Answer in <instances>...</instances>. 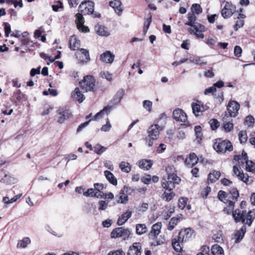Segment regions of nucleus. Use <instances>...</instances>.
Returning <instances> with one entry per match:
<instances>
[{
	"mask_svg": "<svg viewBox=\"0 0 255 255\" xmlns=\"http://www.w3.org/2000/svg\"><path fill=\"white\" fill-rule=\"evenodd\" d=\"M233 216L236 223L241 221L244 226L237 231L234 235V239L236 243H239L242 240L246 232V225L251 226L255 219V209L247 212L246 210L240 211L235 210L233 211Z\"/></svg>",
	"mask_w": 255,
	"mask_h": 255,
	"instance_id": "f257e3e1",
	"label": "nucleus"
},
{
	"mask_svg": "<svg viewBox=\"0 0 255 255\" xmlns=\"http://www.w3.org/2000/svg\"><path fill=\"white\" fill-rule=\"evenodd\" d=\"M94 3L92 1H85L82 2L79 6L78 13L76 15V22L78 29L83 32L89 31L87 26L84 25V19L82 15L92 14L94 11Z\"/></svg>",
	"mask_w": 255,
	"mask_h": 255,
	"instance_id": "f03ea898",
	"label": "nucleus"
},
{
	"mask_svg": "<svg viewBox=\"0 0 255 255\" xmlns=\"http://www.w3.org/2000/svg\"><path fill=\"white\" fill-rule=\"evenodd\" d=\"M187 18L188 21L185 23V24L192 27L188 29L189 32L195 35L197 38H203L204 35L202 32L206 30L205 26L196 22V16L193 13H188Z\"/></svg>",
	"mask_w": 255,
	"mask_h": 255,
	"instance_id": "7ed1b4c3",
	"label": "nucleus"
},
{
	"mask_svg": "<svg viewBox=\"0 0 255 255\" xmlns=\"http://www.w3.org/2000/svg\"><path fill=\"white\" fill-rule=\"evenodd\" d=\"M148 136L145 138L146 145L150 147L153 145V141L156 140L159 135V126L152 125L147 129Z\"/></svg>",
	"mask_w": 255,
	"mask_h": 255,
	"instance_id": "20e7f679",
	"label": "nucleus"
},
{
	"mask_svg": "<svg viewBox=\"0 0 255 255\" xmlns=\"http://www.w3.org/2000/svg\"><path fill=\"white\" fill-rule=\"evenodd\" d=\"M180 181V178L176 174H171L168 176L166 179H163L162 181V186L163 188L170 192L175 187L176 184H179Z\"/></svg>",
	"mask_w": 255,
	"mask_h": 255,
	"instance_id": "39448f33",
	"label": "nucleus"
},
{
	"mask_svg": "<svg viewBox=\"0 0 255 255\" xmlns=\"http://www.w3.org/2000/svg\"><path fill=\"white\" fill-rule=\"evenodd\" d=\"M131 231L128 229L119 227L114 229L111 233L112 238H122L124 240H128L131 235Z\"/></svg>",
	"mask_w": 255,
	"mask_h": 255,
	"instance_id": "423d86ee",
	"label": "nucleus"
},
{
	"mask_svg": "<svg viewBox=\"0 0 255 255\" xmlns=\"http://www.w3.org/2000/svg\"><path fill=\"white\" fill-rule=\"evenodd\" d=\"M79 84L84 91H93L95 86V80L92 76L87 75L79 82Z\"/></svg>",
	"mask_w": 255,
	"mask_h": 255,
	"instance_id": "0eeeda50",
	"label": "nucleus"
},
{
	"mask_svg": "<svg viewBox=\"0 0 255 255\" xmlns=\"http://www.w3.org/2000/svg\"><path fill=\"white\" fill-rule=\"evenodd\" d=\"M214 149L218 152H225L227 151H231L233 147L231 142L229 140L217 141L213 144Z\"/></svg>",
	"mask_w": 255,
	"mask_h": 255,
	"instance_id": "6e6552de",
	"label": "nucleus"
},
{
	"mask_svg": "<svg viewBox=\"0 0 255 255\" xmlns=\"http://www.w3.org/2000/svg\"><path fill=\"white\" fill-rule=\"evenodd\" d=\"M58 117L57 122L59 124L63 123L65 121L72 116V113L66 108H60L57 111Z\"/></svg>",
	"mask_w": 255,
	"mask_h": 255,
	"instance_id": "1a4fd4ad",
	"label": "nucleus"
},
{
	"mask_svg": "<svg viewBox=\"0 0 255 255\" xmlns=\"http://www.w3.org/2000/svg\"><path fill=\"white\" fill-rule=\"evenodd\" d=\"M236 11V6L231 3L226 2L221 11V14L225 18L231 17Z\"/></svg>",
	"mask_w": 255,
	"mask_h": 255,
	"instance_id": "9d476101",
	"label": "nucleus"
},
{
	"mask_svg": "<svg viewBox=\"0 0 255 255\" xmlns=\"http://www.w3.org/2000/svg\"><path fill=\"white\" fill-rule=\"evenodd\" d=\"M130 188L125 186L124 188L122 189L119 195L116 196L117 202L119 203L126 204L128 201V193Z\"/></svg>",
	"mask_w": 255,
	"mask_h": 255,
	"instance_id": "9b49d317",
	"label": "nucleus"
},
{
	"mask_svg": "<svg viewBox=\"0 0 255 255\" xmlns=\"http://www.w3.org/2000/svg\"><path fill=\"white\" fill-rule=\"evenodd\" d=\"M240 105L236 101H231L229 103L227 110L230 117H235L238 113Z\"/></svg>",
	"mask_w": 255,
	"mask_h": 255,
	"instance_id": "f8f14e48",
	"label": "nucleus"
},
{
	"mask_svg": "<svg viewBox=\"0 0 255 255\" xmlns=\"http://www.w3.org/2000/svg\"><path fill=\"white\" fill-rule=\"evenodd\" d=\"M173 118L180 122H185L187 120L186 114L183 110L180 109H175L173 112Z\"/></svg>",
	"mask_w": 255,
	"mask_h": 255,
	"instance_id": "ddd939ff",
	"label": "nucleus"
},
{
	"mask_svg": "<svg viewBox=\"0 0 255 255\" xmlns=\"http://www.w3.org/2000/svg\"><path fill=\"white\" fill-rule=\"evenodd\" d=\"M77 59L82 63H87L90 60L89 51L85 49H81L76 53Z\"/></svg>",
	"mask_w": 255,
	"mask_h": 255,
	"instance_id": "4468645a",
	"label": "nucleus"
},
{
	"mask_svg": "<svg viewBox=\"0 0 255 255\" xmlns=\"http://www.w3.org/2000/svg\"><path fill=\"white\" fill-rule=\"evenodd\" d=\"M218 197L220 200L223 202L224 203L228 204V207L229 210H233L234 208V202L232 201L229 200L227 199L226 193L223 191L220 190L218 192Z\"/></svg>",
	"mask_w": 255,
	"mask_h": 255,
	"instance_id": "2eb2a0df",
	"label": "nucleus"
},
{
	"mask_svg": "<svg viewBox=\"0 0 255 255\" xmlns=\"http://www.w3.org/2000/svg\"><path fill=\"white\" fill-rule=\"evenodd\" d=\"M193 233V231L190 228L181 230L179 233V240H181V243L186 242L192 237Z\"/></svg>",
	"mask_w": 255,
	"mask_h": 255,
	"instance_id": "dca6fc26",
	"label": "nucleus"
},
{
	"mask_svg": "<svg viewBox=\"0 0 255 255\" xmlns=\"http://www.w3.org/2000/svg\"><path fill=\"white\" fill-rule=\"evenodd\" d=\"M141 246L139 243H134L129 248L128 255H141Z\"/></svg>",
	"mask_w": 255,
	"mask_h": 255,
	"instance_id": "f3484780",
	"label": "nucleus"
},
{
	"mask_svg": "<svg viewBox=\"0 0 255 255\" xmlns=\"http://www.w3.org/2000/svg\"><path fill=\"white\" fill-rule=\"evenodd\" d=\"M233 171L234 174L236 175L241 180L247 184H251L252 180H250L248 175H245L243 172H242L236 166L233 167Z\"/></svg>",
	"mask_w": 255,
	"mask_h": 255,
	"instance_id": "a211bd4d",
	"label": "nucleus"
},
{
	"mask_svg": "<svg viewBox=\"0 0 255 255\" xmlns=\"http://www.w3.org/2000/svg\"><path fill=\"white\" fill-rule=\"evenodd\" d=\"M115 58V55L110 51H107L100 55V60L104 63L111 64Z\"/></svg>",
	"mask_w": 255,
	"mask_h": 255,
	"instance_id": "6ab92c4d",
	"label": "nucleus"
},
{
	"mask_svg": "<svg viewBox=\"0 0 255 255\" xmlns=\"http://www.w3.org/2000/svg\"><path fill=\"white\" fill-rule=\"evenodd\" d=\"M198 161V158L194 153H192L189 154L188 157L185 159L184 163L185 165L191 168Z\"/></svg>",
	"mask_w": 255,
	"mask_h": 255,
	"instance_id": "aec40b11",
	"label": "nucleus"
},
{
	"mask_svg": "<svg viewBox=\"0 0 255 255\" xmlns=\"http://www.w3.org/2000/svg\"><path fill=\"white\" fill-rule=\"evenodd\" d=\"M83 195L87 197H93L98 198H104V193L102 191H97L95 189L90 188L83 193Z\"/></svg>",
	"mask_w": 255,
	"mask_h": 255,
	"instance_id": "412c9836",
	"label": "nucleus"
},
{
	"mask_svg": "<svg viewBox=\"0 0 255 255\" xmlns=\"http://www.w3.org/2000/svg\"><path fill=\"white\" fill-rule=\"evenodd\" d=\"M110 5L113 8L115 12L120 14L122 11V2L119 0H114L110 2Z\"/></svg>",
	"mask_w": 255,
	"mask_h": 255,
	"instance_id": "4be33fe9",
	"label": "nucleus"
},
{
	"mask_svg": "<svg viewBox=\"0 0 255 255\" xmlns=\"http://www.w3.org/2000/svg\"><path fill=\"white\" fill-rule=\"evenodd\" d=\"M80 46V41L78 40L75 36H71L69 40V47L72 50L79 49Z\"/></svg>",
	"mask_w": 255,
	"mask_h": 255,
	"instance_id": "5701e85b",
	"label": "nucleus"
},
{
	"mask_svg": "<svg viewBox=\"0 0 255 255\" xmlns=\"http://www.w3.org/2000/svg\"><path fill=\"white\" fill-rule=\"evenodd\" d=\"M132 215V212L130 211H128L126 213H124L120 216L118 221L117 224L119 226H121L124 224L127 220L130 218Z\"/></svg>",
	"mask_w": 255,
	"mask_h": 255,
	"instance_id": "b1692460",
	"label": "nucleus"
},
{
	"mask_svg": "<svg viewBox=\"0 0 255 255\" xmlns=\"http://www.w3.org/2000/svg\"><path fill=\"white\" fill-rule=\"evenodd\" d=\"M182 215H177L176 217L172 218L168 224L167 226V229L169 231H172L174 228L175 226L177 225L179 221L182 219Z\"/></svg>",
	"mask_w": 255,
	"mask_h": 255,
	"instance_id": "393cba45",
	"label": "nucleus"
},
{
	"mask_svg": "<svg viewBox=\"0 0 255 255\" xmlns=\"http://www.w3.org/2000/svg\"><path fill=\"white\" fill-rule=\"evenodd\" d=\"M189 61L190 63H195L200 66L205 65L207 64V61L201 57L198 56H190Z\"/></svg>",
	"mask_w": 255,
	"mask_h": 255,
	"instance_id": "a878e982",
	"label": "nucleus"
},
{
	"mask_svg": "<svg viewBox=\"0 0 255 255\" xmlns=\"http://www.w3.org/2000/svg\"><path fill=\"white\" fill-rule=\"evenodd\" d=\"M72 96L79 103H82L85 99V97L82 92L80 91L79 88H75L74 91L72 93Z\"/></svg>",
	"mask_w": 255,
	"mask_h": 255,
	"instance_id": "bb28decb",
	"label": "nucleus"
},
{
	"mask_svg": "<svg viewBox=\"0 0 255 255\" xmlns=\"http://www.w3.org/2000/svg\"><path fill=\"white\" fill-rule=\"evenodd\" d=\"M113 107L111 106L105 107L102 110L98 112L94 117L95 120L101 118L105 114L108 115L112 111Z\"/></svg>",
	"mask_w": 255,
	"mask_h": 255,
	"instance_id": "cd10ccee",
	"label": "nucleus"
},
{
	"mask_svg": "<svg viewBox=\"0 0 255 255\" xmlns=\"http://www.w3.org/2000/svg\"><path fill=\"white\" fill-rule=\"evenodd\" d=\"M124 93L125 91L123 89H120L119 91H118L112 100V102L113 103V104H119L122 99L124 95Z\"/></svg>",
	"mask_w": 255,
	"mask_h": 255,
	"instance_id": "c85d7f7f",
	"label": "nucleus"
},
{
	"mask_svg": "<svg viewBox=\"0 0 255 255\" xmlns=\"http://www.w3.org/2000/svg\"><path fill=\"white\" fill-rule=\"evenodd\" d=\"M193 113L196 117L199 115V113L204 111V107L200 103H193L191 105Z\"/></svg>",
	"mask_w": 255,
	"mask_h": 255,
	"instance_id": "c756f323",
	"label": "nucleus"
},
{
	"mask_svg": "<svg viewBox=\"0 0 255 255\" xmlns=\"http://www.w3.org/2000/svg\"><path fill=\"white\" fill-rule=\"evenodd\" d=\"M161 223L158 222L154 224L152 227L151 231L150 232V236L151 237H155L156 236L159 235L160 233V230L161 228Z\"/></svg>",
	"mask_w": 255,
	"mask_h": 255,
	"instance_id": "7c9ffc66",
	"label": "nucleus"
},
{
	"mask_svg": "<svg viewBox=\"0 0 255 255\" xmlns=\"http://www.w3.org/2000/svg\"><path fill=\"white\" fill-rule=\"evenodd\" d=\"M229 117L227 113H225L224 116L223 117V120L224 122H227L224 125V128L226 131H230L234 127V125L232 123H231L229 121V120L228 119Z\"/></svg>",
	"mask_w": 255,
	"mask_h": 255,
	"instance_id": "2f4dec72",
	"label": "nucleus"
},
{
	"mask_svg": "<svg viewBox=\"0 0 255 255\" xmlns=\"http://www.w3.org/2000/svg\"><path fill=\"white\" fill-rule=\"evenodd\" d=\"M95 31L96 33L101 36H108L109 32L108 29L104 26L98 25L95 26Z\"/></svg>",
	"mask_w": 255,
	"mask_h": 255,
	"instance_id": "473e14b6",
	"label": "nucleus"
},
{
	"mask_svg": "<svg viewBox=\"0 0 255 255\" xmlns=\"http://www.w3.org/2000/svg\"><path fill=\"white\" fill-rule=\"evenodd\" d=\"M221 173L220 171H213L208 175V183H213L216 181L220 177Z\"/></svg>",
	"mask_w": 255,
	"mask_h": 255,
	"instance_id": "72a5a7b5",
	"label": "nucleus"
},
{
	"mask_svg": "<svg viewBox=\"0 0 255 255\" xmlns=\"http://www.w3.org/2000/svg\"><path fill=\"white\" fill-rule=\"evenodd\" d=\"M31 243V240L28 237L23 238L22 240L18 241L17 244V248H25L28 245Z\"/></svg>",
	"mask_w": 255,
	"mask_h": 255,
	"instance_id": "f704fd0d",
	"label": "nucleus"
},
{
	"mask_svg": "<svg viewBox=\"0 0 255 255\" xmlns=\"http://www.w3.org/2000/svg\"><path fill=\"white\" fill-rule=\"evenodd\" d=\"M211 253L213 255H224L223 249L217 244H215L212 246Z\"/></svg>",
	"mask_w": 255,
	"mask_h": 255,
	"instance_id": "c9c22d12",
	"label": "nucleus"
},
{
	"mask_svg": "<svg viewBox=\"0 0 255 255\" xmlns=\"http://www.w3.org/2000/svg\"><path fill=\"white\" fill-rule=\"evenodd\" d=\"M105 175L107 180L112 184L116 185L117 184V179L114 174L109 171L106 170L104 172Z\"/></svg>",
	"mask_w": 255,
	"mask_h": 255,
	"instance_id": "e433bc0d",
	"label": "nucleus"
},
{
	"mask_svg": "<svg viewBox=\"0 0 255 255\" xmlns=\"http://www.w3.org/2000/svg\"><path fill=\"white\" fill-rule=\"evenodd\" d=\"M152 162L151 160H141L139 162L138 165L139 167L141 168L148 170L152 166Z\"/></svg>",
	"mask_w": 255,
	"mask_h": 255,
	"instance_id": "4c0bfd02",
	"label": "nucleus"
},
{
	"mask_svg": "<svg viewBox=\"0 0 255 255\" xmlns=\"http://www.w3.org/2000/svg\"><path fill=\"white\" fill-rule=\"evenodd\" d=\"M147 231V228L144 224H137L136 226V233L137 234L141 235Z\"/></svg>",
	"mask_w": 255,
	"mask_h": 255,
	"instance_id": "58836bf2",
	"label": "nucleus"
},
{
	"mask_svg": "<svg viewBox=\"0 0 255 255\" xmlns=\"http://www.w3.org/2000/svg\"><path fill=\"white\" fill-rule=\"evenodd\" d=\"M119 167L121 170L125 173H128L131 170V166L129 163L122 161L120 163Z\"/></svg>",
	"mask_w": 255,
	"mask_h": 255,
	"instance_id": "ea45409f",
	"label": "nucleus"
},
{
	"mask_svg": "<svg viewBox=\"0 0 255 255\" xmlns=\"http://www.w3.org/2000/svg\"><path fill=\"white\" fill-rule=\"evenodd\" d=\"M16 181L17 179L15 178L6 173L5 176L3 178L2 183L10 185L14 184L16 182Z\"/></svg>",
	"mask_w": 255,
	"mask_h": 255,
	"instance_id": "a19ab883",
	"label": "nucleus"
},
{
	"mask_svg": "<svg viewBox=\"0 0 255 255\" xmlns=\"http://www.w3.org/2000/svg\"><path fill=\"white\" fill-rule=\"evenodd\" d=\"M181 240H177L176 239H173L172 240V246L174 250L177 252H181L182 250V247L180 246V243H181Z\"/></svg>",
	"mask_w": 255,
	"mask_h": 255,
	"instance_id": "79ce46f5",
	"label": "nucleus"
},
{
	"mask_svg": "<svg viewBox=\"0 0 255 255\" xmlns=\"http://www.w3.org/2000/svg\"><path fill=\"white\" fill-rule=\"evenodd\" d=\"M192 12L194 14H199L202 12V8L200 5L197 3L193 4L191 7Z\"/></svg>",
	"mask_w": 255,
	"mask_h": 255,
	"instance_id": "37998d69",
	"label": "nucleus"
},
{
	"mask_svg": "<svg viewBox=\"0 0 255 255\" xmlns=\"http://www.w3.org/2000/svg\"><path fill=\"white\" fill-rule=\"evenodd\" d=\"M246 170L250 172H255V163L252 161L247 160L246 162Z\"/></svg>",
	"mask_w": 255,
	"mask_h": 255,
	"instance_id": "c03bdc74",
	"label": "nucleus"
},
{
	"mask_svg": "<svg viewBox=\"0 0 255 255\" xmlns=\"http://www.w3.org/2000/svg\"><path fill=\"white\" fill-rule=\"evenodd\" d=\"M248 136L246 131L242 130L239 133V139L241 143H245L247 140Z\"/></svg>",
	"mask_w": 255,
	"mask_h": 255,
	"instance_id": "a18cd8bd",
	"label": "nucleus"
},
{
	"mask_svg": "<svg viewBox=\"0 0 255 255\" xmlns=\"http://www.w3.org/2000/svg\"><path fill=\"white\" fill-rule=\"evenodd\" d=\"M106 149V148L102 146L101 145L98 144L95 145L93 148L94 152L99 155L101 154Z\"/></svg>",
	"mask_w": 255,
	"mask_h": 255,
	"instance_id": "49530a36",
	"label": "nucleus"
},
{
	"mask_svg": "<svg viewBox=\"0 0 255 255\" xmlns=\"http://www.w3.org/2000/svg\"><path fill=\"white\" fill-rule=\"evenodd\" d=\"M152 102L149 100H144L143 102V107L148 112H151L152 110Z\"/></svg>",
	"mask_w": 255,
	"mask_h": 255,
	"instance_id": "de8ad7c7",
	"label": "nucleus"
},
{
	"mask_svg": "<svg viewBox=\"0 0 255 255\" xmlns=\"http://www.w3.org/2000/svg\"><path fill=\"white\" fill-rule=\"evenodd\" d=\"M209 124L213 130L216 129L220 126L219 122L216 119H211L209 121Z\"/></svg>",
	"mask_w": 255,
	"mask_h": 255,
	"instance_id": "09e8293b",
	"label": "nucleus"
},
{
	"mask_svg": "<svg viewBox=\"0 0 255 255\" xmlns=\"http://www.w3.org/2000/svg\"><path fill=\"white\" fill-rule=\"evenodd\" d=\"M102 78L107 79L109 81L112 80V75L108 71H102L100 73Z\"/></svg>",
	"mask_w": 255,
	"mask_h": 255,
	"instance_id": "8fccbe9b",
	"label": "nucleus"
},
{
	"mask_svg": "<svg viewBox=\"0 0 255 255\" xmlns=\"http://www.w3.org/2000/svg\"><path fill=\"white\" fill-rule=\"evenodd\" d=\"M187 199L184 197H181L178 200V207L181 209H183L187 203Z\"/></svg>",
	"mask_w": 255,
	"mask_h": 255,
	"instance_id": "3c124183",
	"label": "nucleus"
},
{
	"mask_svg": "<svg viewBox=\"0 0 255 255\" xmlns=\"http://www.w3.org/2000/svg\"><path fill=\"white\" fill-rule=\"evenodd\" d=\"M112 126L110 123L109 119H106V124L103 125L101 128V130L103 131H108L110 130Z\"/></svg>",
	"mask_w": 255,
	"mask_h": 255,
	"instance_id": "603ef678",
	"label": "nucleus"
},
{
	"mask_svg": "<svg viewBox=\"0 0 255 255\" xmlns=\"http://www.w3.org/2000/svg\"><path fill=\"white\" fill-rule=\"evenodd\" d=\"M234 159L236 160H242V159H244L246 162V160H248L247 154L243 151L241 157L240 155H236L234 156Z\"/></svg>",
	"mask_w": 255,
	"mask_h": 255,
	"instance_id": "864d4df0",
	"label": "nucleus"
},
{
	"mask_svg": "<svg viewBox=\"0 0 255 255\" xmlns=\"http://www.w3.org/2000/svg\"><path fill=\"white\" fill-rule=\"evenodd\" d=\"M245 121L249 127H251L254 123V118L252 116H248L246 118Z\"/></svg>",
	"mask_w": 255,
	"mask_h": 255,
	"instance_id": "5fc2aeb1",
	"label": "nucleus"
},
{
	"mask_svg": "<svg viewBox=\"0 0 255 255\" xmlns=\"http://www.w3.org/2000/svg\"><path fill=\"white\" fill-rule=\"evenodd\" d=\"M244 21L243 20L240 19L239 17H238L237 20L236 22V24L234 26V29L235 30H237L239 28L242 27L244 25Z\"/></svg>",
	"mask_w": 255,
	"mask_h": 255,
	"instance_id": "6e6d98bb",
	"label": "nucleus"
},
{
	"mask_svg": "<svg viewBox=\"0 0 255 255\" xmlns=\"http://www.w3.org/2000/svg\"><path fill=\"white\" fill-rule=\"evenodd\" d=\"M242 49L239 46H236L234 48V53L235 56L240 57L242 55Z\"/></svg>",
	"mask_w": 255,
	"mask_h": 255,
	"instance_id": "4d7b16f0",
	"label": "nucleus"
},
{
	"mask_svg": "<svg viewBox=\"0 0 255 255\" xmlns=\"http://www.w3.org/2000/svg\"><path fill=\"white\" fill-rule=\"evenodd\" d=\"M165 243V240L164 239H162L160 240V239L156 238L151 243L152 246H157L160 245L162 244Z\"/></svg>",
	"mask_w": 255,
	"mask_h": 255,
	"instance_id": "13d9d810",
	"label": "nucleus"
},
{
	"mask_svg": "<svg viewBox=\"0 0 255 255\" xmlns=\"http://www.w3.org/2000/svg\"><path fill=\"white\" fill-rule=\"evenodd\" d=\"M230 194L232 195L233 199L237 200L239 196L238 191L236 188L232 189L230 192Z\"/></svg>",
	"mask_w": 255,
	"mask_h": 255,
	"instance_id": "bf43d9fd",
	"label": "nucleus"
},
{
	"mask_svg": "<svg viewBox=\"0 0 255 255\" xmlns=\"http://www.w3.org/2000/svg\"><path fill=\"white\" fill-rule=\"evenodd\" d=\"M108 255H125V253L122 249H120L116 251H111L109 253Z\"/></svg>",
	"mask_w": 255,
	"mask_h": 255,
	"instance_id": "052dcab7",
	"label": "nucleus"
},
{
	"mask_svg": "<svg viewBox=\"0 0 255 255\" xmlns=\"http://www.w3.org/2000/svg\"><path fill=\"white\" fill-rule=\"evenodd\" d=\"M99 210H105L107 209L108 207V203H107L105 201H100L99 202Z\"/></svg>",
	"mask_w": 255,
	"mask_h": 255,
	"instance_id": "680f3d73",
	"label": "nucleus"
},
{
	"mask_svg": "<svg viewBox=\"0 0 255 255\" xmlns=\"http://www.w3.org/2000/svg\"><path fill=\"white\" fill-rule=\"evenodd\" d=\"M216 88L213 86L212 87L207 88L204 91V94L205 95H208L210 93L213 94L215 92H216Z\"/></svg>",
	"mask_w": 255,
	"mask_h": 255,
	"instance_id": "e2e57ef3",
	"label": "nucleus"
},
{
	"mask_svg": "<svg viewBox=\"0 0 255 255\" xmlns=\"http://www.w3.org/2000/svg\"><path fill=\"white\" fill-rule=\"evenodd\" d=\"M4 25L5 35L7 37L11 31V28L10 25L7 23H4Z\"/></svg>",
	"mask_w": 255,
	"mask_h": 255,
	"instance_id": "0e129e2a",
	"label": "nucleus"
},
{
	"mask_svg": "<svg viewBox=\"0 0 255 255\" xmlns=\"http://www.w3.org/2000/svg\"><path fill=\"white\" fill-rule=\"evenodd\" d=\"M151 17H152V15L151 14V13H149L148 14V17L147 18L145 19V21L144 22V27H145L146 28H149V25L151 22Z\"/></svg>",
	"mask_w": 255,
	"mask_h": 255,
	"instance_id": "69168bd1",
	"label": "nucleus"
},
{
	"mask_svg": "<svg viewBox=\"0 0 255 255\" xmlns=\"http://www.w3.org/2000/svg\"><path fill=\"white\" fill-rule=\"evenodd\" d=\"M141 180L144 183L148 184L151 180V176L149 174L146 175L141 178Z\"/></svg>",
	"mask_w": 255,
	"mask_h": 255,
	"instance_id": "338daca9",
	"label": "nucleus"
},
{
	"mask_svg": "<svg viewBox=\"0 0 255 255\" xmlns=\"http://www.w3.org/2000/svg\"><path fill=\"white\" fill-rule=\"evenodd\" d=\"M164 196L166 200L168 201H170L172 198L175 196V194L173 192H164Z\"/></svg>",
	"mask_w": 255,
	"mask_h": 255,
	"instance_id": "774afa93",
	"label": "nucleus"
}]
</instances>
